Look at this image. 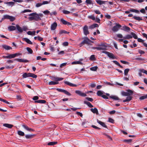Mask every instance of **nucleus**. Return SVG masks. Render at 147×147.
I'll list each match as a JSON object with an SVG mask.
<instances>
[{
    "label": "nucleus",
    "instance_id": "c9c22d12",
    "mask_svg": "<svg viewBox=\"0 0 147 147\" xmlns=\"http://www.w3.org/2000/svg\"><path fill=\"white\" fill-rule=\"evenodd\" d=\"M132 36L131 35L129 34H128L126 35L123 38L125 39H129L132 38Z\"/></svg>",
    "mask_w": 147,
    "mask_h": 147
},
{
    "label": "nucleus",
    "instance_id": "0eeeda50",
    "mask_svg": "<svg viewBox=\"0 0 147 147\" xmlns=\"http://www.w3.org/2000/svg\"><path fill=\"white\" fill-rule=\"evenodd\" d=\"M90 42H93L91 40L89 39L88 37H85L84 40L81 42V44H89Z\"/></svg>",
    "mask_w": 147,
    "mask_h": 147
},
{
    "label": "nucleus",
    "instance_id": "393cba45",
    "mask_svg": "<svg viewBox=\"0 0 147 147\" xmlns=\"http://www.w3.org/2000/svg\"><path fill=\"white\" fill-rule=\"evenodd\" d=\"M34 102L43 104L45 103L46 101L45 100H39L35 101Z\"/></svg>",
    "mask_w": 147,
    "mask_h": 147
},
{
    "label": "nucleus",
    "instance_id": "ddd939ff",
    "mask_svg": "<svg viewBox=\"0 0 147 147\" xmlns=\"http://www.w3.org/2000/svg\"><path fill=\"white\" fill-rule=\"evenodd\" d=\"M15 60L18 61L20 62H23V63H27L29 61L28 60L26 59H15Z\"/></svg>",
    "mask_w": 147,
    "mask_h": 147
},
{
    "label": "nucleus",
    "instance_id": "79ce46f5",
    "mask_svg": "<svg viewBox=\"0 0 147 147\" xmlns=\"http://www.w3.org/2000/svg\"><path fill=\"white\" fill-rule=\"evenodd\" d=\"M131 35L132 36V37H133L135 39H137L138 38V36L135 33L133 32H131Z\"/></svg>",
    "mask_w": 147,
    "mask_h": 147
},
{
    "label": "nucleus",
    "instance_id": "a19ab883",
    "mask_svg": "<svg viewBox=\"0 0 147 147\" xmlns=\"http://www.w3.org/2000/svg\"><path fill=\"white\" fill-rule=\"evenodd\" d=\"M60 21L64 25H66L67 22V21H65V20L63 19V18H61L60 19Z\"/></svg>",
    "mask_w": 147,
    "mask_h": 147
},
{
    "label": "nucleus",
    "instance_id": "473e14b6",
    "mask_svg": "<svg viewBox=\"0 0 147 147\" xmlns=\"http://www.w3.org/2000/svg\"><path fill=\"white\" fill-rule=\"evenodd\" d=\"M4 4H7L9 6L11 5L12 6L13 5H14V2H12V1H11V2H4Z\"/></svg>",
    "mask_w": 147,
    "mask_h": 147
},
{
    "label": "nucleus",
    "instance_id": "4d7b16f0",
    "mask_svg": "<svg viewBox=\"0 0 147 147\" xmlns=\"http://www.w3.org/2000/svg\"><path fill=\"white\" fill-rule=\"evenodd\" d=\"M63 13L66 14H69L70 13V12L67 10H64L63 11Z\"/></svg>",
    "mask_w": 147,
    "mask_h": 147
},
{
    "label": "nucleus",
    "instance_id": "c85d7f7f",
    "mask_svg": "<svg viewBox=\"0 0 147 147\" xmlns=\"http://www.w3.org/2000/svg\"><path fill=\"white\" fill-rule=\"evenodd\" d=\"M133 18L134 19L137 20L138 21H141V20H143L141 18H140V17H139V16L137 17V16H134L133 17Z\"/></svg>",
    "mask_w": 147,
    "mask_h": 147
},
{
    "label": "nucleus",
    "instance_id": "9b49d317",
    "mask_svg": "<svg viewBox=\"0 0 147 147\" xmlns=\"http://www.w3.org/2000/svg\"><path fill=\"white\" fill-rule=\"evenodd\" d=\"M49 89L53 90L54 91H57L59 92H67L66 90H62L59 88H49Z\"/></svg>",
    "mask_w": 147,
    "mask_h": 147
},
{
    "label": "nucleus",
    "instance_id": "603ef678",
    "mask_svg": "<svg viewBox=\"0 0 147 147\" xmlns=\"http://www.w3.org/2000/svg\"><path fill=\"white\" fill-rule=\"evenodd\" d=\"M37 76L36 75L34 74L33 73H30V77H32L34 78H36Z\"/></svg>",
    "mask_w": 147,
    "mask_h": 147
},
{
    "label": "nucleus",
    "instance_id": "de8ad7c7",
    "mask_svg": "<svg viewBox=\"0 0 147 147\" xmlns=\"http://www.w3.org/2000/svg\"><path fill=\"white\" fill-rule=\"evenodd\" d=\"M129 69H125L124 71V75L125 76H127L128 72H129Z\"/></svg>",
    "mask_w": 147,
    "mask_h": 147
},
{
    "label": "nucleus",
    "instance_id": "0e129e2a",
    "mask_svg": "<svg viewBox=\"0 0 147 147\" xmlns=\"http://www.w3.org/2000/svg\"><path fill=\"white\" fill-rule=\"evenodd\" d=\"M86 99L88 101L90 102H92L93 100V99L92 98L89 97H86Z\"/></svg>",
    "mask_w": 147,
    "mask_h": 147
},
{
    "label": "nucleus",
    "instance_id": "09e8293b",
    "mask_svg": "<svg viewBox=\"0 0 147 147\" xmlns=\"http://www.w3.org/2000/svg\"><path fill=\"white\" fill-rule=\"evenodd\" d=\"M0 100L1 101H3L8 104H10V102H8L7 101H6V100H4L3 99L0 98Z\"/></svg>",
    "mask_w": 147,
    "mask_h": 147
},
{
    "label": "nucleus",
    "instance_id": "774afa93",
    "mask_svg": "<svg viewBox=\"0 0 147 147\" xmlns=\"http://www.w3.org/2000/svg\"><path fill=\"white\" fill-rule=\"evenodd\" d=\"M32 99L33 100L36 101L38 99V97L37 96H35L33 97Z\"/></svg>",
    "mask_w": 147,
    "mask_h": 147
},
{
    "label": "nucleus",
    "instance_id": "a18cd8bd",
    "mask_svg": "<svg viewBox=\"0 0 147 147\" xmlns=\"http://www.w3.org/2000/svg\"><path fill=\"white\" fill-rule=\"evenodd\" d=\"M57 143V142H51L48 143L47 144L49 146H52L55 144Z\"/></svg>",
    "mask_w": 147,
    "mask_h": 147
},
{
    "label": "nucleus",
    "instance_id": "37998d69",
    "mask_svg": "<svg viewBox=\"0 0 147 147\" xmlns=\"http://www.w3.org/2000/svg\"><path fill=\"white\" fill-rule=\"evenodd\" d=\"M18 133L19 135L22 136H24V133L21 131H18Z\"/></svg>",
    "mask_w": 147,
    "mask_h": 147
},
{
    "label": "nucleus",
    "instance_id": "cd10ccee",
    "mask_svg": "<svg viewBox=\"0 0 147 147\" xmlns=\"http://www.w3.org/2000/svg\"><path fill=\"white\" fill-rule=\"evenodd\" d=\"M3 125L5 127H7L9 128H11L13 126V125H12L7 123H5Z\"/></svg>",
    "mask_w": 147,
    "mask_h": 147
},
{
    "label": "nucleus",
    "instance_id": "6e6552de",
    "mask_svg": "<svg viewBox=\"0 0 147 147\" xmlns=\"http://www.w3.org/2000/svg\"><path fill=\"white\" fill-rule=\"evenodd\" d=\"M50 78L51 80L53 81H55L57 82L62 80L63 79V78L57 77L55 76H51Z\"/></svg>",
    "mask_w": 147,
    "mask_h": 147
},
{
    "label": "nucleus",
    "instance_id": "69168bd1",
    "mask_svg": "<svg viewBox=\"0 0 147 147\" xmlns=\"http://www.w3.org/2000/svg\"><path fill=\"white\" fill-rule=\"evenodd\" d=\"M67 64L66 63H64L61 64L60 66V67L61 68H62L63 67L65 66Z\"/></svg>",
    "mask_w": 147,
    "mask_h": 147
},
{
    "label": "nucleus",
    "instance_id": "5701e85b",
    "mask_svg": "<svg viewBox=\"0 0 147 147\" xmlns=\"http://www.w3.org/2000/svg\"><path fill=\"white\" fill-rule=\"evenodd\" d=\"M23 39L28 44L30 45L32 44V42L29 39L27 38H24Z\"/></svg>",
    "mask_w": 147,
    "mask_h": 147
},
{
    "label": "nucleus",
    "instance_id": "f257e3e1",
    "mask_svg": "<svg viewBox=\"0 0 147 147\" xmlns=\"http://www.w3.org/2000/svg\"><path fill=\"white\" fill-rule=\"evenodd\" d=\"M133 92H122V94L123 96H127L126 99L123 100L124 102H129L132 99V97L130 96L132 94Z\"/></svg>",
    "mask_w": 147,
    "mask_h": 147
},
{
    "label": "nucleus",
    "instance_id": "1a4fd4ad",
    "mask_svg": "<svg viewBox=\"0 0 147 147\" xmlns=\"http://www.w3.org/2000/svg\"><path fill=\"white\" fill-rule=\"evenodd\" d=\"M83 31L84 34L85 35H87V34H89L88 30V26L86 25H85L84 27Z\"/></svg>",
    "mask_w": 147,
    "mask_h": 147
},
{
    "label": "nucleus",
    "instance_id": "680f3d73",
    "mask_svg": "<svg viewBox=\"0 0 147 147\" xmlns=\"http://www.w3.org/2000/svg\"><path fill=\"white\" fill-rule=\"evenodd\" d=\"M38 39L39 41H42L43 40V38L39 36H38Z\"/></svg>",
    "mask_w": 147,
    "mask_h": 147
},
{
    "label": "nucleus",
    "instance_id": "f03ea898",
    "mask_svg": "<svg viewBox=\"0 0 147 147\" xmlns=\"http://www.w3.org/2000/svg\"><path fill=\"white\" fill-rule=\"evenodd\" d=\"M5 19H9L10 21L13 22L15 20V18L14 17L9 15H5L3 16V18H2L0 21V22H2Z\"/></svg>",
    "mask_w": 147,
    "mask_h": 147
},
{
    "label": "nucleus",
    "instance_id": "8fccbe9b",
    "mask_svg": "<svg viewBox=\"0 0 147 147\" xmlns=\"http://www.w3.org/2000/svg\"><path fill=\"white\" fill-rule=\"evenodd\" d=\"M85 2L87 5L91 4H92V2L91 0H86Z\"/></svg>",
    "mask_w": 147,
    "mask_h": 147
},
{
    "label": "nucleus",
    "instance_id": "f704fd0d",
    "mask_svg": "<svg viewBox=\"0 0 147 147\" xmlns=\"http://www.w3.org/2000/svg\"><path fill=\"white\" fill-rule=\"evenodd\" d=\"M110 98L115 100H117L119 99V98L116 96H111Z\"/></svg>",
    "mask_w": 147,
    "mask_h": 147
},
{
    "label": "nucleus",
    "instance_id": "6e6d98bb",
    "mask_svg": "<svg viewBox=\"0 0 147 147\" xmlns=\"http://www.w3.org/2000/svg\"><path fill=\"white\" fill-rule=\"evenodd\" d=\"M32 12V10H31L27 9H25V10H24L22 12V13H24L27 12Z\"/></svg>",
    "mask_w": 147,
    "mask_h": 147
},
{
    "label": "nucleus",
    "instance_id": "c03bdc74",
    "mask_svg": "<svg viewBox=\"0 0 147 147\" xmlns=\"http://www.w3.org/2000/svg\"><path fill=\"white\" fill-rule=\"evenodd\" d=\"M88 18L89 19L92 20H95V18L94 15L89 16Z\"/></svg>",
    "mask_w": 147,
    "mask_h": 147
},
{
    "label": "nucleus",
    "instance_id": "ea45409f",
    "mask_svg": "<svg viewBox=\"0 0 147 147\" xmlns=\"http://www.w3.org/2000/svg\"><path fill=\"white\" fill-rule=\"evenodd\" d=\"M146 98H147V94L142 96L140 97L139 98L140 99L142 100L145 99Z\"/></svg>",
    "mask_w": 147,
    "mask_h": 147
},
{
    "label": "nucleus",
    "instance_id": "4c0bfd02",
    "mask_svg": "<svg viewBox=\"0 0 147 147\" xmlns=\"http://www.w3.org/2000/svg\"><path fill=\"white\" fill-rule=\"evenodd\" d=\"M78 95L82 96L84 97L86 96V94L84 92H76Z\"/></svg>",
    "mask_w": 147,
    "mask_h": 147
},
{
    "label": "nucleus",
    "instance_id": "dca6fc26",
    "mask_svg": "<svg viewBox=\"0 0 147 147\" xmlns=\"http://www.w3.org/2000/svg\"><path fill=\"white\" fill-rule=\"evenodd\" d=\"M22 126L25 129L28 131H34V130L31 128H29L26 125H22Z\"/></svg>",
    "mask_w": 147,
    "mask_h": 147
},
{
    "label": "nucleus",
    "instance_id": "b1692460",
    "mask_svg": "<svg viewBox=\"0 0 147 147\" xmlns=\"http://www.w3.org/2000/svg\"><path fill=\"white\" fill-rule=\"evenodd\" d=\"M91 111L94 113H96V114H98V111L97 109L96 108L94 109H91Z\"/></svg>",
    "mask_w": 147,
    "mask_h": 147
},
{
    "label": "nucleus",
    "instance_id": "4468645a",
    "mask_svg": "<svg viewBox=\"0 0 147 147\" xmlns=\"http://www.w3.org/2000/svg\"><path fill=\"white\" fill-rule=\"evenodd\" d=\"M57 26V24L55 22H54L52 24L51 26V30H55Z\"/></svg>",
    "mask_w": 147,
    "mask_h": 147
},
{
    "label": "nucleus",
    "instance_id": "3c124183",
    "mask_svg": "<svg viewBox=\"0 0 147 147\" xmlns=\"http://www.w3.org/2000/svg\"><path fill=\"white\" fill-rule=\"evenodd\" d=\"M15 57L14 54H10L8 55V59H12Z\"/></svg>",
    "mask_w": 147,
    "mask_h": 147
},
{
    "label": "nucleus",
    "instance_id": "423d86ee",
    "mask_svg": "<svg viewBox=\"0 0 147 147\" xmlns=\"http://www.w3.org/2000/svg\"><path fill=\"white\" fill-rule=\"evenodd\" d=\"M121 27V26L117 23L115 24V26H114L112 28V30L114 32L117 31Z\"/></svg>",
    "mask_w": 147,
    "mask_h": 147
},
{
    "label": "nucleus",
    "instance_id": "6ab92c4d",
    "mask_svg": "<svg viewBox=\"0 0 147 147\" xmlns=\"http://www.w3.org/2000/svg\"><path fill=\"white\" fill-rule=\"evenodd\" d=\"M97 121L99 124H100L103 127L107 128V125L104 122L99 120L98 119H97Z\"/></svg>",
    "mask_w": 147,
    "mask_h": 147
},
{
    "label": "nucleus",
    "instance_id": "052dcab7",
    "mask_svg": "<svg viewBox=\"0 0 147 147\" xmlns=\"http://www.w3.org/2000/svg\"><path fill=\"white\" fill-rule=\"evenodd\" d=\"M137 39L138 41V42L142 43L144 42V41L141 38H138Z\"/></svg>",
    "mask_w": 147,
    "mask_h": 147
},
{
    "label": "nucleus",
    "instance_id": "20e7f679",
    "mask_svg": "<svg viewBox=\"0 0 147 147\" xmlns=\"http://www.w3.org/2000/svg\"><path fill=\"white\" fill-rule=\"evenodd\" d=\"M29 16H34V20L36 21H38L39 20H41L40 17H39L38 14L36 13H30Z\"/></svg>",
    "mask_w": 147,
    "mask_h": 147
},
{
    "label": "nucleus",
    "instance_id": "5fc2aeb1",
    "mask_svg": "<svg viewBox=\"0 0 147 147\" xmlns=\"http://www.w3.org/2000/svg\"><path fill=\"white\" fill-rule=\"evenodd\" d=\"M82 62L80 61H74L72 63V64H81Z\"/></svg>",
    "mask_w": 147,
    "mask_h": 147
},
{
    "label": "nucleus",
    "instance_id": "e2e57ef3",
    "mask_svg": "<svg viewBox=\"0 0 147 147\" xmlns=\"http://www.w3.org/2000/svg\"><path fill=\"white\" fill-rule=\"evenodd\" d=\"M138 52L139 53L141 54H143L145 53V52L144 51L140 50H138Z\"/></svg>",
    "mask_w": 147,
    "mask_h": 147
},
{
    "label": "nucleus",
    "instance_id": "9d476101",
    "mask_svg": "<svg viewBox=\"0 0 147 147\" xmlns=\"http://www.w3.org/2000/svg\"><path fill=\"white\" fill-rule=\"evenodd\" d=\"M130 12H134L137 13H139V10L134 9H130L129 11H126L125 12L126 13L128 14Z\"/></svg>",
    "mask_w": 147,
    "mask_h": 147
},
{
    "label": "nucleus",
    "instance_id": "864d4df0",
    "mask_svg": "<svg viewBox=\"0 0 147 147\" xmlns=\"http://www.w3.org/2000/svg\"><path fill=\"white\" fill-rule=\"evenodd\" d=\"M95 55H91L90 58V59L91 60H95Z\"/></svg>",
    "mask_w": 147,
    "mask_h": 147
},
{
    "label": "nucleus",
    "instance_id": "a211bd4d",
    "mask_svg": "<svg viewBox=\"0 0 147 147\" xmlns=\"http://www.w3.org/2000/svg\"><path fill=\"white\" fill-rule=\"evenodd\" d=\"M30 73H25L22 75V78H25L28 77H30Z\"/></svg>",
    "mask_w": 147,
    "mask_h": 147
},
{
    "label": "nucleus",
    "instance_id": "72a5a7b5",
    "mask_svg": "<svg viewBox=\"0 0 147 147\" xmlns=\"http://www.w3.org/2000/svg\"><path fill=\"white\" fill-rule=\"evenodd\" d=\"M98 25L97 24H94L90 26V28L93 29L95 27H98Z\"/></svg>",
    "mask_w": 147,
    "mask_h": 147
},
{
    "label": "nucleus",
    "instance_id": "bf43d9fd",
    "mask_svg": "<svg viewBox=\"0 0 147 147\" xmlns=\"http://www.w3.org/2000/svg\"><path fill=\"white\" fill-rule=\"evenodd\" d=\"M105 17L108 19H110L111 18V16L110 15H109L108 13H107L105 15Z\"/></svg>",
    "mask_w": 147,
    "mask_h": 147
},
{
    "label": "nucleus",
    "instance_id": "a878e982",
    "mask_svg": "<svg viewBox=\"0 0 147 147\" xmlns=\"http://www.w3.org/2000/svg\"><path fill=\"white\" fill-rule=\"evenodd\" d=\"M2 47L3 48L7 50H9L12 49V48L6 45H3Z\"/></svg>",
    "mask_w": 147,
    "mask_h": 147
},
{
    "label": "nucleus",
    "instance_id": "4be33fe9",
    "mask_svg": "<svg viewBox=\"0 0 147 147\" xmlns=\"http://www.w3.org/2000/svg\"><path fill=\"white\" fill-rule=\"evenodd\" d=\"M35 135V134L26 135L25 137L26 139H31L33 138Z\"/></svg>",
    "mask_w": 147,
    "mask_h": 147
},
{
    "label": "nucleus",
    "instance_id": "f8f14e48",
    "mask_svg": "<svg viewBox=\"0 0 147 147\" xmlns=\"http://www.w3.org/2000/svg\"><path fill=\"white\" fill-rule=\"evenodd\" d=\"M97 94L99 96H101L103 98L108 99V98L106 95H104L103 92H97Z\"/></svg>",
    "mask_w": 147,
    "mask_h": 147
},
{
    "label": "nucleus",
    "instance_id": "2eb2a0df",
    "mask_svg": "<svg viewBox=\"0 0 147 147\" xmlns=\"http://www.w3.org/2000/svg\"><path fill=\"white\" fill-rule=\"evenodd\" d=\"M99 47H97V50H103L105 49L106 46L104 45H99Z\"/></svg>",
    "mask_w": 147,
    "mask_h": 147
},
{
    "label": "nucleus",
    "instance_id": "412c9836",
    "mask_svg": "<svg viewBox=\"0 0 147 147\" xmlns=\"http://www.w3.org/2000/svg\"><path fill=\"white\" fill-rule=\"evenodd\" d=\"M64 83L65 84H67L69 86H71L75 87L76 86V85L74 84H72V83L69 82H68L67 81H64Z\"/></svg>",
    "mask_w": 147,
    "mask_h": 147
},
{
    "label": "nucleus",
    "instance_id": "aec40b11",
    "mask_svg": "<svg viewBox=\"0 0 147 147\" xmlns=\"http://www.w3.org/2000/svg\"><path fill=\"white\" fill-rule=\"evenodd\" d=\"M8 30L10 31H11L14 30L16 29V27L12 26H9L8 28Z\"/></svg>",
    "mask_w": 147,
    "mask_h": 147
},
{
    "label": "nucleus",
    "instance_id": "49530a36",
    "mask_svg": "<svg viewBox=\"0 0 147 147\" xmlns=\"http://www.w3.org/2000/svg\"><path fill=\"white\" fill-rule=\"evenodd\" d=\"M98 69L97 66H94L91 67L90 68V70L92 71H96Z\"/></svg>",
    "mask_w": 147,
    "mask_h": 147
},
{
    "label": "nucleus",
    "instance_id": "f3484780",
    "mask_svg": "<svg viewBox=\"0 0 147 147\" xmlns=\"http://www.w3.org/2000/svg\"><path fill=\"white\" fill-rule=\"evenodd\" d=\"M121 29L125 31L128 32L130 30V28L128 26H123L122 28H121Z\"/></svg>",
    "mask_w": 147,
    "mask_h": 147
},
{
    "label": "nucleus",
    "instance_id": "58836bf2",
    "mask_svg": "<svg viewBox=\"0 0 147 147\" xmlns=\"http://www.w3.org/2000/svg\"><path fill=\"white\" fill-rule=\"evenodd\" d=\"M113 62L116 65H117L119 67L121 68H122L123 67V66L121 65L117 61H113Z\"/></svg>",
    "mask_w": 147,
    "mask_h": 147
},
{
    "label": "nucleus",
    "instance_id": "bb28decb",
    "mask_svg": "<svg viewBox=\"0 0 147 147\" xmlns=\"http://www.w3.org/2000/svg\"><path fill=\"white\" fill-rule=\"evenodd\" d=\"M50 85H52L57 84H59V82H54L53 81H51L49 82L48 83Z\"/></svg>",
    "mask_w": 147,
    "mask_h": 147
},
{
    "label": "nucleus",
    "instance_id": "e433bc0d",
    "mask_svg": "<svg viewBox=\"0 0 147 147\" xmlns=\"http://www.w3.org/2000/svg\"><path fill=\"white\" fill-rule=\"evenodd\" d=\"M96 1L98 4L100 5L104 4L105 2V1L100 0H96Z\"/></svg>",
    "mask_w": 147,
    "mask_h": 147
},
{
    "label": "nucleus",
    "instance_id": "39448f33",
    "mask_svg": "<svg viewBox=\"0 0 147 147\" xmlns=\"http://www.w3.org/2000/svg\"><path fill=\"white\" fill-rule=\"evenodd\" d=\"M102 53H104L107 55L110 58L112 59H116V58L112 53H110L107 51H103Z\"/></svg>",
    "mask_w": 147,
    "mask_h": 147
},
{
    "label": "nucleus",
    "instance_id": "2f4dec72",
    "mask_svg": "<svg viewBox=\"0 0 147 147\" xmlns=\"http://www.w3.org/2000/svg\"><path fill=\"white\" fill-rule=\"evenodd\" d=\"M84 104L87 105L88 106L90 107L91 108L93 107V106L90 102L87 101H84Z\"/></svg>",
    "mask_w": 147,
    "mask_h": 147
},
{
    "label": "nucleus",
    "instance_id": "13d9d810",
    "mask_svg": "<svg viewBox=\"0 0 147 147\" xmlns=\"http://www.w3.org/2000/svg\"><path fill=\"white\" fill-rule=\"evenodd\" d=\"M43 13L45 14L46 15H48L49 13L50 14V11L48 10H46L44 11Z\"/></svg>",
    "mask_w": 147,
    "mask_h": 147
},
{
    "label": "nucleus",
    "instance_id": "338daca9",
    "mask_svg": "<svg viewBox=\"0 0 147 147\" xmlns=\"http://www.w3.org/2000/svg\"><path fill=\"white\" fill-rule=\"evenodd\" d=\"M94 12L96 14H100V12L99 10H95L94 11Z\"/></svg>",
    "mask_w": 147,
    "mask_h": 147
},
{
    "label": "nucleus",
    "instance_id": "7c9ffc66",
    "mask_svg": "<svg viewBox=\"0 0 147 147\" xmlns=\"http://www.w3.org/2000/svg\"><path fill=\"white\" fill-rule=\"evenodd\" d=\"M69 32H67L65 30H60L59 32V34H69Z\"/></svg>",
    "mask_w": 147,
    "mask_h": 147
},
{
    "label": "nucleus",
    "instance_id": "c756f323",
    "mask_svg": "<svg viewBox=\"0 0 147 147\" xmlns=\"http://www.w3.org/2000/svg\"><path fill=\"white\" fill-rule=\"evenodd\" d=\"M26 49L28 51V53L30 54H32L33 53L32 50L30 47H27L26 48Z\"/></svg>",
    "mask_w": 147,
    "mask_h": 147
},
{
    "label": "nucleus",
    "instance_id": "7ed1b4c3",
    "mask_svg": "<svg viewBox=\"0 0 147 147\" xmlns=\"http://www.w3.org/2000/svg\"><path fill=\"white\" fill-rule=\"evenodd\" d=\"M16 28H17L18 32L20 33L23 32V31H26L28 29V27L26 26H24L22 28L18 25H16Z\"/></svg>",
    "mask_w": 147,
    "mask_h": 147
}]
</instances>
